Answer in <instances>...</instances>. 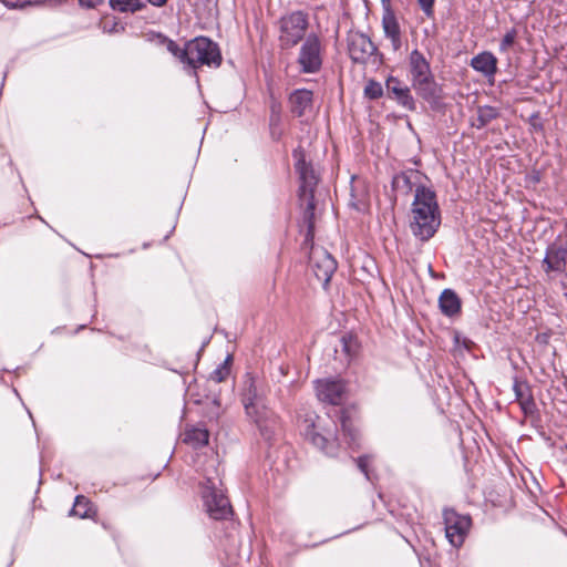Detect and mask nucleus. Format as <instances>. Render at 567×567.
Wrapping results in <instances>:
<instances>
[{
	"label": "nucleus",
	"instance_id": "1",
	"mask_svg": "<svg viewBox=\"0 0 567 567\" xmlns=\"http://www.w3.org/2000/svg\"><path fill=\"white\" fill-rule=\"evenodd\" d=\"M267 395L266 382L252 373H246L240 389V401L246 416L266 441H271L279 431V419L267 405Z\"/></svg>",
	"mask_w": 567,
	"mask_h": 567
},
{
	"label": "nucleus",
	"instance_id": "2",
	"mask_svg": "<svg viewBox=\"0 0 567 567\" xmlns=\"http://www.w3.org/2000/svg\"><path fill=\"white\" fill-rule=\"evenodd\" d=\"M441 225V212L436 194L424 185L415 188L411 207L410 229L422 241H427Z\"/></svg>",
	"mask_w": 567,
	"mask_h": 567
},
{
	"label": "nucleus",
	"instance_id": "3",
	"mask_svg": "<svg viewBox=\"0 0 567 567\" xmlns=\"http://www.w3.org/2000/svg\"><path fill=\"white\" fill-rule=\"evenodd\" d=\"M309 28L308 13L297 10L282 16L278 20V41L282 50L295 48L305 40Z\"/></svg>",
	"mask_w": 567,
	"mask_h": 567
},
{
	"label": "nucleus",
	"instance_id": "4",
	"mask_svg": "<svg viewBox=\"0 0 567 567\" xmlns=\"http://www.w3.org/2000/svg\"><path fill=\"white\" fill-rule=\"evenodd\" d=\"M185 64L196 70L200 66L219 68L223 61L217 43L206 37H197L186 42Z\"/></svg>",
	"mask_w": 567,
	"mask_h": 567
},
{
	"label": "nucleus",
	"instance_id": "5",
	"mask_svg": "<svg viewBox=\"0 0 567 567\" xmlns=\"http://www.w3.org/2000/svg\"><path fill=\"white\" fill-rule=\"evenodd\" d=\"M202 497L210 518L221 520L233 515V508L228 497L221 489L215 486V483L210 478H207L203 484Z\"/></svg>",
	"mask_w": 567,
	"mask_h": 567
},
{
	"label": "nucleus",
	"instance_id": "6",
	"mask_svg": "<svg viewBox=\"0 0 567 567\" xmlns=\"http://www.w3.org/2000/svg\"><path fill=\"white\" fill-rule=\"evenodd\" d=\"M292 158L295 159L293 166L300 182L299 196L315 195L319 183V174L312 163L307 159L306 151L298 146L292 151Z\"/></svg>",
	"mask_w": 567,
	"mask_h": 567
},
{
	"label": "nucleus",
	"instance_id": "7",
	"mask_svg": "<svg viewBox=\"0 0 567 567\" xmlns=\"http://www.w3.org/2000/svg\"><path fill=\"white\" fill-rule=\"evenodd\" d=\"M297 62L301 73L313 74L322 66V45L316 33L307 35L302 42Z\"/></svg>",
	"mask_w": 567,
	"mask_h": 567
},
{
	"label": "nucleus",
	"instance_id": "8",
	"mask_svg": "<svg viewBox=\"0 0 567 567\" xmlns=\"http://www.w3.org/2000/svg\"><path fill=\"white\" fill-rule=\"evenodd\" d=\"M443 519L445 535L450 544L456 548L461 547L471 528V517L468 515H461L454 509H444Z\"/></svg>",
	"mask_w": 567,
	"mask_h": 567
},
{
	"label": "nucleus",
	"instance_id": "9",
	"mask_svg": "<svg viewBox=\"0 0 567 567\" xmlns=\"http://www.w3.org/2000/svg\"><path fill=\"white\" fill-rule=\"evenodd\" d=\"M307 247H310L309 265L317 279L326 287L337 270V261L326 249L313 247V241Z\"/></svg>",
	"mask_w": 567,
	"mask_h": 567
},
{
	"label": "nucleus",
	"instance_id": "10",
	"mask_svg": "<svg viewBox=\"0 0 567 567\" xmlns=\"http://www.w3.org/2000/svg\"><path fill=\"white\" fill-rule=\"evenodd\" d=\"M347 40L349 55L355 63L365 64L378 52L377 45L364 33L350 32Z\"/></svg>",
	"mask_w": 567,
	"mask_h": 567
},
{
	"label": "nucleus",
	"instance_id": "11",
	"mask_svg": "<svg viewBox=\"0 0 567 567\" xmlns=\"http://www.w3.org/2000/svg\"><path fill=\"white\" fill-rule=\"evenodd\" d=\"M542 268L546 275L564 274L567 269V243L555 240L547 246Z\"/></svg>",
	"mask_w": 567,
	"mask_h": 567
},
{
	"label": "nucleus",
	"instance_id": "12",
	"mask_svg": "<svg viewBox=\"0 0 567 567\" xmlns=\"http://www.w3.org/2000/svg\"><path fill=\"white\" fill-rule=\"evenodd\" d=\"M303 435L307 441L320 449L327 455H337L339 443L333 431L322 433L317 430V425L315 423H310L307 424Z\"/></svg>",
	"mask_w": 567,
	"mask_h": 567
},
{
	"label": "nucleus",
	"instance_id": "13",
	"mask_svg": "<svg viewBox=\"0 0 567 567\" xmlns=\"http://www.w3.org/2000/svg\"><path fill=\"white\" fill-rule=\"evenodd\" d=\"M288 109L296 117H309L313 114V92L296 89L288 96Z\"/></svg>",
	"mask_w": 567,
	"mask_h": 567
},
{
	"label": "nucleus",
	"instance_id": "14",
	"mask_svg": "<svg viewBox=\"0 0 567 567\" xmlns=\"http://www.w3.org/2000/svg\"><path fill=\"white\" fill-rule=\"evenodd\" d=\"M385 91L390 99L395 100L404 109L409 111L415 110V101L411 95L410 87L402 83L398 78H388L385 81Z\"/></svg>",
	"mask_w": 567,
	"mask_h": 567
},
{
	"label": "nucleus",
	"instance_id": "15",
	"mask_svg": "<svg viewBox=\"0 0 567 567\" xmlns=\"http://www.w3.org/2000/svg\"><path fill=\"white\" fill-rule=\"evenodd\" d=\"M384 2L383 0L382 28L385 37L391 41L392 49L399 51L402 47L401 29L389 1L386 4Z\"/></svg>",
	"mask_w": 567,
	"mask_h": 567
},
{
	"label": "nucleus",
	"instance_id": "16",
	"mask_svg": "<svg viewBox=\"0 0 567 567\" xmlns=\"http://www.w3.org/2000/svg\"><path fill=\"white\" fill-rule=\"evenodd\" d=\"M316 390L320 401L338 405L342 402L346 388L341 381L323 380L317 382Z\"/></svg>",
	"mask_w": 567,
	"mask_h": 567
},
{
	"label": "nucleus",
	"instance_id": "17",
	"mask_svg": "<svg viewBox=\"0 0 567 567\" xmlns=\"http://www.w3.org/2000/svg\"><path fill=\"white\" fill-rule=\"evenodd\" d=\"M412 86L430 104H437L443 97L442 87L433 75L413 81Z\"/></svg>",
	"mask_w": 567,
	"mask_h": 567
},
{
	"label": "nucleus",
	"instance_id": "18",
	"mask_svg": "<svg viewBox=\"0 0 567 567\" xmlns=\"http://www.w3.org/2000/svg\"><path fill=\"white\" fill-rule=\"evenodd\" d=\"M300 205L303 208L302 223L306 227L303 246L311 244L315 238L316 202L315 195L299 196Z\"/></svg>",
	"mask_w": 567,
	"mask_h": 567
},
{
	"label": "nucleus",
	"instance_id": "19",
	"mask_svg": "<svg viewBox=\"0 0 567 567\" xmlns=\"http://www.w3.org/2000/svg\"><path fill=\"white\" fill-rule=\"evenodd\" d=\"M470 65L485 78L491 79L497 72V59L488 51H484L473 56Z\"/></svg>",
	"mask_w": 567,
	"mask_h": 567
},
{
	"label": "nucleus",
	"instance_id": "20",
	"mask_svg": "<svg viewBox=\"0 0 567 567\" xmlns=\"http://www.w3.org/2000/svg\"><path fill=\"white\" fill-rule=\"evenodd\" d=\"M409 65L411 73V81H416L423 78H429L432 74L430 62L424 54L417 49L413 50L409 56Z\"/></svg>",
	"mask_w": 567,
	"mask_h": 567
},
{
	"label": "nucleus",
	"instance_id": "21",
	"mask_svg": "<svg viewBox=\"0 0 567 567\" xmlns=\"http://www.w3.org/2000/svg\"><path fill=\"white\" fill-rule=\"evenodd\" d=\"M439 307L446 317H454L461 312L462 301L452 289H444L439 298Z\"/></svg>",
	"mask_w": 567,
	"mask_h": 567
},
{
	"label": "nucleus",
	"instance_id": "22",
	"mask_svg": "<svg viewBox=\"0 0 567 567\" xmlns=\"http://www.w3.org/2000/svg\"><path fill=\"white\" fill-rule=\"evenodd\" d=\"M209 432L207 429L202 426H193L186 429L184 432L183 442L190 445L194 449H200L208 444Z\"/></svg>",
	"mask_w": 567,
	"mask_h": 567
},
{
	"label": "nucleus",
	"instance_id": "23",
	"mask_svg": "<svg viewBox=\"0 0 567 567\" xmlns=\"http://www.w3.org/2000/svg\"><path fill=\"white\" fill-rule=\"evenodd\" d=\"M417 177L419 173L416 171L399 173L392 179L393 189L396 190L398 193L408 195L413 189V179Z\"/></svg>",
	"mask_w": 567,
	"mask_h": 567
},
{
	"label": "nucleus",
	"instance_id": "24",
	"mask_svg": "<svg viewBox=\"0 0 567 567\" xmlns=\"http://www.w3.org/2000/svg\"><path fill=\"white\" fill-rule=\"evenodd\" d=\"M498 116L499 112L496 107L489 105L478 106L476 117L472 121V126L481 130Z\"/></svg>",
	"mask_w": 567,
	"mask_h": 567
},
{
	"label": "nucleus",
	"instance_id": "25",
	"mask_svg": "<svg viewBox=\"0 0 567 567\" xmlns=\"http://www.w3.org/2000/svg\"><path fill=\"white\" fill-rule=\"evenodd\" d=\"M112 9L120 12H136L145 7L142 0H110Z\"/></svg>",
	"mask_w": 567,
	"mask_h": 567
},
{
	"label": "nucleus",
	"instance_id": "26",
	"mask_svg": "<svg viewBox=\"0 0 567 567\" xmlns=\"http://www.w3.org/2000/svg\"><path fill=\"white\" fill-rule=\"evenodd\" d=\"M158 39L161 40L162 44L166 45L168 52H171L176 59H178L179 62L185 64L187 55L186 45L184 48H179V45L175 41L162 34H158Z\"/></svg>",
	"mask_w": 567,
	"mask_h": 567
},
{
	"label": "nucleus",
	"instance_id": "27",
	"mask_svg": "<svg viewBox=\"0 0 567 567\" xmlns=\"http://www.w3.org/2000/svg\"><path fill=\"white\" fill-rule=\"evenodd\" d=\"M341 430L343 432L344 437L348 439L347 443L350 447L354 449L355 446L359 445V432L346 416L341 417Z\"/></svg>",
	"mask_w": 567,
	"mask_h": 567
},
{
	"label": "nucleus",
	"instance_id": "28",
	"mask_svg": "<svg viewBox=\"0 0 567 567\" xmlns=\"http://www.w3.org/2000/svg\"><path fill=\"white\" fill-rule=\"evenodd\" d=\"M230 363L231 355H227L225 361L210 373L208 381H213L215 383H220L225 381L230 373Z\"/></svg>",
	"mask_w": 567,
	"mask_h": 567
},
{
	"label": "nucleus",
	"instance_id": "29",
	"mask_svg": "<svg viewBox=\"0 0 567 567\" xmlns=\"http://www.w3.org/2000/svg\"><path fill=\"white\" fill-rule=\"evenodd\" d=\"M87 504H89V501L86 499V497L82 496V495H79L75 497V502H74V505L70 512L71 515H76L81 518H84L87 516Z\"/></svg>",
	"mask_w": 567,
	"mask_h": 567
},
{
	"label": "nucleus",
	"instance_id": "30",
	"mask_svg": "<svg viewBox=\"0 0 567 567\" xmlns=\"http://www.w3.org/2000/svg\"><path fill=\"white\" fill-rule=\"evenodd\" d=\"M518 403L526 416L533 415L537 411L536 403L530 391H527L526 398H523V400H520Z\"/></svg>",
	"mask_w": 567,
	"mask_h": 567
},
{
	"label": "nucleus",
	"instance_id": "31",
	"mask_svg": "<svg viewBox=\"0 0 567 567\" xmlns=\"http://www.w3.org/2000/svg\"><path fill=\"white\" fill-rule=\"evenodd\" d=\"M364 94L371 100H377L383 95L382 85L377 81H369L364 87Z\"/></svg>",
	"mask_w": 567,
	"mask_h": 567
},
{
	"label": "nucleus",
	"instance_id": "32",
	"mask_svg": "<svg viewBox=\"0 0 567 567\" xmlns=\"http://www.w3.org/2000/svg\"><path fill=\"white\" fill-rule=\"evenodd\" d=\"M516 38H517L516 29L513 28L509 31H507L501 41V44H499L501 51H507V49L514 44Z\"/></svg>",
	"mask_w": 567,
	"mask_h": 567
},
{
	"label": "nucleus",
	"instance_id": "33",
	"mask_svg": "<svg viewBox=\"0 0 567 567\" xmlns=\"http://www.w3.org/2000/svg\"><path fill=\"white\" fill-rule=\"evenodd\" d=\"M513 390L517 402H520L523 398H526L527 391H530L529 386L526 383L520 382L517 379H515L514 381Z\"/></svg>",
	"mask_w": 567,
	"mask_h": 567
},
{
	"label": "nucleus",
	"instance_id": "34",
	"mask_svg": "<svg viewBox=\"0 0 567 567\" xmlns=\"http://www.w3.org/2000/svg\"><path fill=\"white\" fill-rule=\"evenodd\" d=\"M354 461L357 462V465H358L359 470L365 475V477L368 480H370L369 471H368V466H369V463H370V456L369 455H362V456H359Z\"/></svg>",
	"mask_w": 567,
	"mask_h": 567
},
{
	"label": "nucleus",
	"instance_id": "35",
	"mask_svg": "<svg viewBox=\"0 0 567 567\" xmlns=\"http://www.w3.org/2000/svg\"><path fill=\"white\" fill-rule=\"evenodd\" d=\"M435 0H417L420 8L427 18L433 16V7Z\"/></svg>",
	"mask_w": 567,
	"mask_h": 567
},
{
	"label": "nucleus",
	"instance_id": "36",
	"mask_svg": "<svg viewBox=\"0 0 567 567\" xmlns=\"http://www.w3.org/2000/svg\"><path fill=\"white\" fill-rule=\"evenodd\" d=\"M528 121H529V124L532 125V127L535 131H543L544 130V125L539 122V114L538 113L532 114Z\"/></svg>",
	"mask_w": 567,
	"mask_h": 567
},
{
	"label": "nucleus",
	"instance_id": "37",
	"mask_svg": "<svg viewBox=\"0 0 567 567\" xmlns=\"http://www.w3.org/2000/svg\"><path fill=\"white\" fill-rule=\"evenodd\" d=\"M80 2L89 8H94L101 2V0H80Z\"/></svg>",
	"mask_w": 567,
	"mask_h": 567
},
{
	"label": "nucleus",
	"instance_id": "38",
	"mask_svg": "<svg viewBox=\"0 0 567 567\" xmlns=\"http://www.w3.org/2000/svg\"><path fill=\"white\" fill-rule=\"evenodd\" d=\"M168 0H148L153 6L162 7L164 6Z\"/></svg>",
	"mask_w": 567,
	"mask_h": 567
},
{
	"label": "nucleus",
	"instance_id": "39",
	"mask_svg": "<svg viewBox=\"0 0 567 567\" xmlns=\"http://www.w3.org/2000/svg\"><path fill=\"white\" fill-rule=\"evenodd\" d=\"M342 341H343V349H344L347 352H349V351H350V349H349V346H348V343H347V341H346V338H342Z\"/></svg>",
	"mask_w": 567,
	"mask_h": 567
},
{
	"label": "nucleus",
	"instance_id": "40",
	"mask_svg": "<svg viewBox=\"0 0 567 567\" xmlns=\"http://www.w3.org/2000/svg\"><path fill=\"white\" fill-rule=\"evenodd\" d=\"M358 210H362L364 205L361 204H352Z\"/></svg>",
	"mask_w": 567,
	"mask_h": 567
},
{
	"label": "nucleus",
	"instance_id": "41",
	"mask_svg": "<svg viewBox=\"0 0 567 567\" xmlns=\"http://www.w3.org/2000/svg\"><path fill=\"white\" fill-rule=\"evenodd\" d=\"M213 402H214L215 404H219V401H218V399H217V398H214Z\"/></svg>",
	"mask_w": 567,
	"mask_h": 567
}]
</instances>
